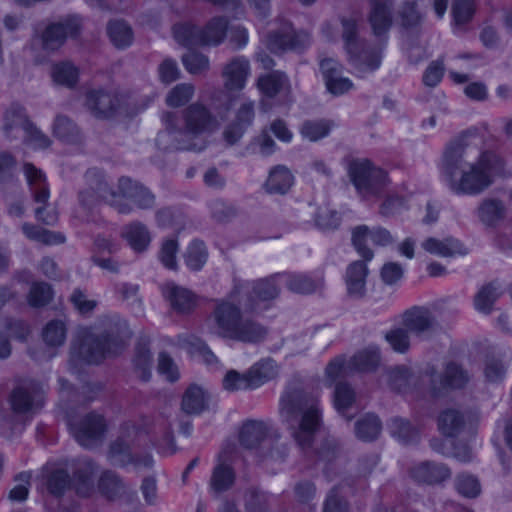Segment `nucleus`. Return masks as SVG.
Listing matches in <instances>:
<instances>
[{
	"mask_svg": "<svg viewBox=\"0 0 512 512\" xmlns=\"http://www.w3.org/2000/svg\"><path fill=\"white\" fill-rule=\"evenodd\" d=\"M469 158V149L460 143L450 144L444 152L441 174L455 194L478 195L504 174L503 161L494 152H483L473 161Z\"/></svg>",
	"mask_w": 512,
	"mask_h": 512,
	"instance_id": "nucleus-1",
	"label": "nucleus"
},
{
	"mask_svg": "<svg viewBox=\"0 0 512 512\" xmlns=\"http://www.w3.org/2000/svg\"><path fill=\"white\" fill-rule=\"evenodd\" d=\"M124 328L125 320L116 314L101 317L94 327L80 328L71 346L72 359L98 364L118 356L125 349Z\"/></svg>",
	"mask_w": 512,
	"mask_h": 512,
	"instance_id": "nucleus-2",
	"label": "nucleus"
},
{
	"mask_svg": "<svg viewBox=\"0 0 512 512\" xmlns=\"http://www.w3.org/2000/svg\"><path fill=\"white\" fill-rule=\"evenodd\" d=\"M172 113L163 116L166 129L157 136V143L169 149L202 151L208 143V136L219 123L209 110L200 103L190 105L184 112L185 126L177 128Z\"/></svg>",
	"mask_w": 512,
	"mask_h": 512,
	"instance_id": "nucleus-3",
	"label": "nucleus"
},
{
	"mask_svg": "<svg viewBox=\"0 0 512 512\" xmlns=\"http://www.w3.org/2000/svg\"><path fill=\"white\" fill-rule=\"evenodd\" d=\"M234 298L231 296L230 299L216 305L206 320L207 332L213 336L238 342L260 341L265 335L264 328L251 319L244 318L239 305L234 303Z\"/></svg>",
	"mask_w": 512,
	"mask_h": 512,
	"instance_id": "nucleus-4",
	"label": "nucleus"
},
{
	"mask_svg": "<svg viewBox=\"0 0 512 512\" xmlns=\"http://www.w3.org/2000/svg\"><path fill=\"white\" fill-rule=\"evenodd\" d=\"M280 414L297 444L303 449L309 447L322 420L318 401L301 393H285Z\"/></svg>",
	"mask_w": 512,
	"mask_h": 512,
	"instance_id": "nucleus-5",
	"label": "nucleus"
},
{
	"mask_svg": "<svg viewBox=\"0 0 512 512\" xmlns=\"http://www.w3.org/2000/svg\"><path fill=\"white\" fill-rule=\"evenodd\" d=\"M467 380L466 373L455 363L447 365L444 375L437 374L434 369H427L420 374L407 366H397L387 372L388 386L400 393H408L426 383L430 384L433 393H439L446 388H460Z\"/></svg>",
	"mask_w": 512,
	"mask_h": 512,
	"instance_id": "nucleus-6",
	"label": "nucleus"
},
{
	"mask_svg": "<svg viewBox=\"0 0 512 512\" xmlns=\"http://www.w3.org/2000/svg\"><path fill=\"white\" fill-rule=\"evenodd\" d=\"M342 38L349 63L360 75L373 72L381 65L384 43H367L358 38L357 20L354 17L341 19Z\"/></svg>",
	"mask_w": 512,
	"mask_h": 512,
	"instance_id": "nucleus-7",
	"label": "nucleus"
},
{
	"mask_svg": "<svg viewBox=\"0 0 512 512\" xmlns=\"http://www.w3.org/2000/svg\"><path fill=\"white\" fill-rule=\"evenodd\" d=\"M227 20L223 17L211 19L203 30H199L190 23H179L173 27V36L176 42L186 48L203 45L220 44L227 32Z\"/></svg>",
	"mask_w": 512,
	"mask_h": 512,
	"instance_id": "nucleus-8",
	"label": "nucleus"
},
{
	"mask_svg": "<svg viewBox=\"0 0 512 512\" xmlns=\"http://www.w3.org/2000/svg\"><path fill=\"white\" fill-rule=\"evenodd\" d=\"M320 280H314L312 276L301 273H282L268 279L259 280L253 287L255 297L259 300H270L275 298L279 292V286L286 285L287 288L296 293H311L320 286Z\"/></svg>",
	"mask_w": 512,
	"mask_h": 512,
	"instance_id": "nucleus-9",
	"label": "nucleus"
},
{
	"mask_svg": "<svg viewBox=\"0 0 512 512\" xmlns=\"http://www.w3.org/2000/svg\"><path fill=\"white\" fill-rule=\"evenodd\" d=\"M266 47L274 52L286 51L300 52L311 44V34L307 30L293 28L292 24L284 19H278L269 32L264 36Z\"/></svg>",
	"mask_w": 512,
	"mask_h": 512,
	"instance_id": "nucleus-10",
	"label": "nucleus"
},
{
	"mask_svg": "<svg viewBox=\"0 0 512 512\" xmlns=\"http://www.w3.org/2000/svg\"><path fill=\"white\" fill-rule=\"evenodd\" d=\"M379 361L378 347L369 346L356 353L348 361L342 356L336 357L326 368V378L330 383H334L355 372L371 371L376 368Z\"/></svg>",
	"mask_w": 512,
	"mask_h": 512,
	"instance_id": "nucleus-11",
	"label": "nucleus"
},
{
	"mask_svg": "<svg viewBox=\"0 0 512 512\" xmlns=\"http://www.w3.org/2000/svg\"><path fill=\"white\" fill-rule=\"evenodd\" d=\"M349 177L363 197L379 194L387 183L386 173L374 167L367 159H355L348 166Z\"/></svg>",
	"mask_w": 512,
	"mask_h": 512,
	"instance_id": "nucleus-12",
	"label": "nucleus"
},
{
	"mask_svg": "<svg viewBox=\"0 0 512 512\" xmlns=\"http://www.w3.org/2000/svg\"><path fill=\"white\" fill-rule=\"evenodd\" d=\"M23 172L34 201L38 204H42V206L35 209L36 218L46 225H54L58 220L56 212L53 209L46 211L44 206L49 198V189L44 173L31 163H25L23 165Z\"/></svg>",
	"mask_w": 512,
	"mask_h": 512,
	"instance_id": "nucleus-13",
	"label": "nucleus"
},
{
	"mask_svg": "<svg viewBox=\"0 0 512 512\" xmlns=\"http://www.w3.org/2000/svg\"><path fill=\"white\" fill-rule=\"evenodd\" d=\"M9 403L16 414L34 413L43 405L42 385L31 379L21 381L12 390Z\"/></svg>",
	"mask_w": 512,
	"mask_h": 512,
	"instance_id": "nucleus-14",
	"label": "nucleus"
},
{
	"mask_svg": "<svg viewBox=\"0 0 512 512\" xmlns=\"http://www.w3.org/2000/svg\"><path fill=\"white\" fill-rule=\"evenodd\" d=\"M81 26L78 16H67L57 22L48 23L40 33L42 48L46 51L59 49L67 38H74L80 33Z\"/></svg>",
	"mask_w": 512,
	"mask_h": 512,
	"instance_id": "nucleus-15",
	"label": "nucleus"
},
{
	"mask_svg": "<svg viewBox=\"0 0 512 512\" xmlns=\"http://www.w3.org/2000/svg\"><path fill=\"white\" fill-rule=\"evenodd\" d=\"M326 90L334 96H342L355 89L353 81L344 75L343 65L334 58H323L319 63Z\"/></svg>",
	"mask_w": 512,
	"mask_h": 512,
	"instance_id": "nucleus-16",
	"label": "nucleus"
},
{
	"mask_svg": "<svg viewBox=\"0 0 512 512\" xmlns=\"http://www.w3.org/2000/svg\"><path fill=\"white\" fill-rule=\"evenodd\" d=\"M69 425L76 441L84 447L99 442L106 428L104 418L96 413H89L78 422L70 421Z\"/></svg>",
	"mask_w": 512,
	"mask_h": 512,
	"instance_id": "nucleus-17",
	"label": "nucleus"
},
{
	"mask_svg": "<svg viewBox=\"0 0 512 512\" xmlns=\"http://www.w3.org/2000/svg\"><path fill=\"white\" fill-rule=\"evenodd\" d=\"M401 323L412 336L420 339L429 337L436 328L431 311L425 307H413L407 310L402 315Z\"/></svg>",
	"mask_w": 512,
	"mask_h": 512,
	"instance_id": "nucleus-18",
	"label": "nucleus"
},
{
	"mask_svg": "<svg viewBox=\"0 0 512 512\" xmlns=\"http://www.w3.org/2000/svg\"><path fill=\"white\" fill-rule=\"evenodd\" d=\"M86 187L79 191V204L86 211H91L101 201H104V192L107 190V183L102 175L96 169H90L85 173Z\"/></svg>",
	"mask_w": 512,
	"mask_h": 512,
	"instance_id": "nucleus-19",
	"label": "nucleus"
},
{
	"mask_svg": "<svg viewBox=\"0 0 512 512\" xmlns=\"http://www.w3.org/2000/svg\"><path fill=\"white\" fill-rule=\"evenodd\" d=\"M362 237H370L371 244L374 246H387L393 241L390 232L384 228H369L366 225L354 228L352 232V243L358 254L368 261L373 258V252L372 249L362 243Z\"/></svg>",
	"mask_w": 512,
	"mask_h": 512,
	"instance_id": "nucleus-20",
	"label": "nucleus"
},
{
	"mask_svg": "<svg viewBox=\"0 0 512 512\" xmlns=\"http://www.w3.org/2000/svg\"><path fill=\"white\" fill-rule=\"evenodd\" d=\"M86 106L97 118L108 119L114 116L119 107L116 95L103 90H92L86 94Z\"/></svg>",
	"mask_w": 512,
	"mask_h": 512,
	"instance_id": "nucleus-21",
	"label": "nucleus"
},
{
	"mask_svg": "<svg viewBox=\"0 0 512 512\" xmlns=\"http://www.w3.org/2000/svg\"><path fill=\"white\" fill-rule=\"evenodd\" d=\"M410 476L418 483L436 485L449 479L451 471L442 463L424 461L411 468Z\"/></svg>",
	"mask_w": 512,
	"mask_h": 512,
	"instance_id": "nucleus-22",
	"label": "nucleus"
},
{
	"mask_svg": "<svg viewBox=\"0 0 512 512\" xmlns=\"http://www.w3.org/2000/svg\"><path fill=\"white\" fill-rule=\"evenodd\" d=\"M256 86L260 94L266 98H273L279 94L289 98L291 94L290 80L281 71H274L259 76Z\"/></svg>",
	"mask_w": 512,
	"mask_h": 512,
	"instance_id": "nucleus-23",
	"label": "nucleus"
},
{
	"mask_svg": "<svg viewBox=\"0 0 512 512\" xmlns=\"http://www.w3.org/2000/svg\"><path fill=\"white\" fill-rule=\"evenodd\" d=\"M511 367L512 352L510 351L487 356L483 364L485 380L494 384L501 383L506 379L507 373Z\"/></svg>",
	"mask_w": 512,
	"mask_h": 512,
	"instance_id": "nucleus-24",
	"label": "nucleus"
},
{
	"mask_svg": "<svg viewBox=\"0 0 512 512\" xmlns=\"http://www.w3.org/2000/svg\"><path fill=\"white\" fill-rule=\"evenodd\" d=\"M421 247L426 252L443 258L463 256L468 253L463 244L452 237L444 239L429 237L422 242Z\"/></svg>",
	"mask_w": 512,
	"mask_h": 512,
	"instance_id": "nucleus-25",
	"label": "nucleus"
},
{
	"mask_svg": "<svg viewBox=\"0 0 512 512\" xmlns=\"http://www.w3.org/2000/svg\"><path fill=\"white\" fill-rule=\"evenodd\" d=\"M254 119V103L245 100L240 105L235 121L224 131V138L229 144L236 143L252 124Z\"/></svg>",
	"mask_w": 512,
	"mask_h": 512,
	"instance_id": "nucleus-26",
	"label": "nucleus"
},
{
	"mask_svg": "<svg viewBox=\"0 0 512 512\" xmlns=\"http://www.w3.org/2000/svg\"><path fill=\"white\" fill-rule=\"evenodd\" d=\"M250 74V66L247 59L237 57L229 62L223 71L225 88L228 91H239L245 87Z\"/></svg>",
	"mask_w": 512,
	"mask_h": 512,
	"instance_id": "nucleus-27",
	"label": "nucleus"
},
{
	"mask_svg": "<svg viewBox=\"0 0 512 512\" xmlns=\"http://www.w3.org/2000/svg\"><path fill=\"white\" fill-rule=\"evenodd\" d=\"M162 292L172 308L178 312H189L196 305L195 295L188 289L180 287L175 283H166L162 288Z\"/></svg>",
	"mask_w": 512,
	"mask_h": 512,
	"instance_id": "nucleus-28",
	"label": "nucleus"
},
{
	"mask_svg": "<svg viewBox=\"0 0 512 512\" xmlns=\"http://www.w3.org/2000/svg\"><path fill=\"white\" fill-rule=\"evenodd\" d=\"M469 423L468 418L453 408L443 410L437 421L439 431L447 438L459 435Z\"/></svg>",
	"mask_w": 512,
	"mask_h": 512,
	"instance_id": "nucleus-29",
	"label": "nucleus"
},
{
	"mask_svg": "<svg viewBox=\"0 0 512 512\" xmlns=\"http://www.w3.org/2000/svg\"><path fill=\"white\" fill-rule=\"evenodd\" d=\"M210 395L201 386L191 385L183 395L182 410L191 415L200 414L209 404Z\"/></svg>",
	"mask_w": 512,
	"mask_h": 512,
	"instance_id": "nucleus-30",
	"label": "nucleus"
},
{
	"mask_svg": "<svg viewBox=\"0 0 512 512\" xmlns=\"http://www.w3.org/2000/svg\"><path fill=\"white\" fill-rule=\"evenodd\" d=\"M98 471L95 463L90 459L77 460L74 468V478L78 483L77 492L83 496L89 494L93 488L94 478Z\"/></svg>",
	"mask_w": 512,
	"mask_h": 512,
	"instance_id": "nucleus-31",
	"label": "nucleus"
},
{
	"mask_svg": "<svg viewBox=\"0 0 512 512\" xmlns=\"http://www.w3.org/2000/svg\"><path fill=\"white\" fill-rule=\"evenodd\" d=\"M369 21L376 36H381L387 32L391 24L390 3L388 0H373Z\"/></svg>",
	"mask_w": 512,
	"mask_h": 512,
	"instance_id": "nucleus-32",
	"label": "nucleus"
},
{
	"mask_svg": "<svg viewBox=\"0 0 512 512\" xmlns=\"http://www.w3.org/2000/svg\"><path fill=\"white\" fill-rule=\"evenodd\" d=\"M249 373L254 389H257L278 376L279 366L273 359L264 358L252 365Z\"/></svg>",
	"mask_w": 512,
	"mask_h": 512,
	"instance_id": "nucleus-33",
	"label": "nucleus"
},
{
	"mask_svg": "<svg viewBox=\"0 0 512 512\" xmlns=\"http://www.w3.org/2000/svg\"><path fill=\"white\" fill-rule=\"evenodd\" d=\"M4 121V131L8 138H17L19 133L24 135L31 125L24 109L21 107H12L7 110Z\"/></svg>",
	"mask_w": 512,
	"mask_h": 512,
	"instance_id": "nucleus-34",
	"label": "nucleus"
},
{
	"mask_svg": "<svg viewBox=\"0 0 512 512\" xmlns=\"http://www.w3.org/2000/svg\"><path fill=\"white\" fill-rule=\"evenodd\" d=\"M128 178L121 176L117 183L111 187L107 186L104 192V202L116 209L119 213L127 212L128 203Z\"/></svg>",
	"mask_w": 512,
	"mask_h": 512,
	"instance_id": "nucleus-35",
	"label": "nucleus"
},
{
	"mask_svg": "<svg viewBox=\"0 0 512 512\" xmlns=\"http://www.w3.org/2000/svg\"><path fill=\"white\" fill-rule=\"evenodd\" d=\"M367 273L366 265L361 261L354 262L348 267L346 286L351 296L360 297L364 294Z\"/></svg>",
	"mask_w": 512,
	"mask_h": 512,
	"instance_id": "nucleus-36",
	"label": "nucleus"
},
{
	"mask_svg": "<svg viewBox=\"0 0 512 512\" xmlns=\"http://www.w3.org/2000/svg\"><path fill=\"white\" fill-rule=\"evenodd\" d=\"M294 176L285 166L273 168L266 181V189L270 193L284 194L293 186Z\"/></svg>",
	"mask_w": 512,
	"mask_h": 512,
	"instance_id": "nucleus-37",
	"label": "nucleus"
},
{
	"mask_svg": "<svg viewBox=\"0 0 512 512\" xmlns=\"http://www.w3.org/2000/svg\"><path fill=\"white\" fill-rule=\"evenodd\" d=\"M268 427L263 421L249 420L240 430V443L246 448L258 445L267 435Z\"/></svg>",
	"mask_w": 512,
	"mask_h": 512,
	"instance_id": "nucleus-38",
	"label": "nucleus"
},
{
	"mask_svg": "<svg viewBox=\"0 0 512 512\" xmlns=\"http://www.w3.org/2000/svg\"><path fill=\"white\" fill-rule=\"evenodd\" d=\"M419 205L415 195H409L407 199L399 196H388L380 207V213L384 216H402L408 210Z\"/></svg>",
	"mask_w": 512,
	"mask_h": 512,
	"instance_id": "nucleus-39",
	"label": "nucleus"
},
{
	"mask_svg": "<svg viewBox=\"0 0 512 512\" xmlns=\"http://www.w3.org/2000/svg\"><path fill=\"white\" fill-rule=\"evenodd\" d=\"M151 355L148 348V340L143 339L135 348V359L133 360V373L143 381L151 376Z\"/></svg>",
	"mask_w": 512,
	"mask_h": 512,
	"instance_id": "nucleus-40",
	"label": "nucleus"
},
{
	"mask_svg": "<svg viewBox=\"0 0 512 512\" xmlns=\"http://www.w3.org/2000/svg\"><path fill=\"white\" fill-rule=\"evenodd\" d=\"M53 133L60 140L76 143L81 139V132L72 119L65 115H57L53 124Z\"/></svg>",
	"mask_w": 512,
	"mask_h": 512,
	"instance_id": "nucleus-41",
	"label": "nucleus"
},
{
	"mask_svg": "<svg viewBox=\"0 0 512 512\" xmlns=\"http://www.w3.org/2000/svg\"><path fill=\"white\" fill-rule=\"evenodd\" d=\"M45 485L52 496L59 498L70 488L71 478L65 469L55 468L47 473Z\"/></svg>",
	"mask_w": 512,
	"mask_h": 512,
	"instance_id": "nucleus-42",
	"label": "nucleus"
},
{
	"mask_svg": "<svg viewBox=\"0 0 512 512\" xmlns=\"http://www.w3.org/2000/svg\"><path fill=\"white\" fill-rule=\"evenodd\" d=\"M477 213L482 223L487 226H493L503 219L505 207L499 200L486 199L480 204Z\"/></svg>",
	"mask_w": 512,
	"mask_h": 512,
	"instance_id": "nucleus-43",
	"label": "nucleus"
},
{
	"mask_svg": "<svg viewBox=\"0 0 512 512\" xmlns=\"http://www.w3.org/2000/svg\"><path fill=\"white\" fill-rule=\"evenodd\" d=\"M381 431V423L377 416L366 414L355 423V434L363 441H371L378 437Z\"/></svg>",
	"mask_w": 512,
	"mask_h": 512,
	"instance_id": "nucleus-44",
	"label": "nucleus"
},
{
	"mask_svg": "<svg viewBox=\"0 0 512 512\" xmlns=\"http://www.w3.org/2000/svg\"><path fill=\"white\" fill-rule=\"evenodd\" d=\"M66 335V323L59 319L49 321L42 331L43 340L50 347L62 346L65 343Z\"/></svg>",
	"mask_w": 512,
	"mask_h": 512,
	"instance_id": "nucleus-45",
	"label": "nucleus"
},
{
	"mask_svg": "<svg viewBox=\"0 0 512 512\" xmlns=\"http://www.w3.org/2000/svg\"><path fill=\"white\" fill-rule=\"evenodd\" d=\"M354 402V390L345 383H337L334 391V407L337 412L346 417L348 420H351L352 415H348L347 410L352 407Z\"/></svg>",
	"mask_w": 512,
	"mask_h": 512,
	"instance_id": "nucleus-46",
	"label": "nucleus"
},
{
	"mask_svg": "<svg viewBox=\"0 0 512 512\" xmlns=\"http://www.w3.org/2000/svg\"><path fill=\"white\" fill-rule=\"evenodd\" d=\"M234 478L235 475L231 466L228 463L221 461L220 458L213 471L211 479L212 488L217 492L224 491L233 484Z\"/></svg>",
	"mask_w": 512,
	"mask_h": 512,
	"instance_id": "nucleus-47",
	"label": "nucleus"
},
{
	"mask_svg": "<svg viewBox=\"0 0 512 512\" xmlns=\"http://www.w3.org/2000/svg\"><path fill=\"white\" fill-rule=\"evenodd\" d=\"M22 230L29 239L41 242L46 245L61 244L65 241V237L60 233L46 230L27 223L22 226Z\"/></svg>",
	"mask_w": 512,
	"mask_h": 512,
	"instance_id": "nucleus-48",
	"label": "nucleus"
},
{
	"mask_svg": "<svg viewBox=\"0 0 512 512\" xmlns=\"http://www.w3.org/2000/svg\"><path fill=\"white\" fill-rule=\"evenodd\" d=\"M108 459L115 466L124 467L128 462V436L125 432L112 440L109 445Z\"/></svg>",
	"mask_w": 512,
	"mask_h": 512,
	"instance_id": "nucleus-49",
	"label": "nucleus"
},
{
	"mask_svg": "<svg viewBox=\"0 0 512 512\" xmlns=\"http://www.w3.org/2000/svg\"><path fill=\"white\" fill-rule=\"evenodd\" d=\"M53 298L51 285L45 282H34L29 290L27 300L30 306L34 308L44 307L50 303Z\"/></svg>",
	"mask_w": 512,
	"mask_h": 512,
	"instance_id": "nucleus-50",
	"label": "nucleus"
},
{
	"mask_svg": "<svg viewBox=\"0 0 512 512\" xmlns=\"http://www.w3.org/2000/svg\"><path fill=\"white\" fill-rule=\"evenodd\" d=\"M207 250L203 242L192 241L184 255L185 263L191 270H200L207 261Z\"/></svg>",
	"mask_w": 512,
	"mask_h": 512,
	"instance_id": "nucleus-51",
	"label": "nucleus"
},
{
	"mask_svg": "<svg viewBox=\"0 0 512 512\" xmlns=\"http://www.w3.org/2000/svg\"><path fill=\"white\" fill-rule=\"evenodd\" d=\"M411 337L412 335L406 330L402 323L400 326L392 328L385 335V339L391 348L398 353L408 351L411 344Z\"/></svg>",
	"mask_w": 512,
	"mask_h": 512,
	"instance_id": "nucleus-52",
	"label": "nucleus"
},
{
	"mask_svg": "<svg viewBox=\"0 0 512 512\" xmlns=\"http://www.w3.org/2000/svg\"><path fill=\"white\" fill-rule=\"evenodd\" d=\"M389 430L393 437L403 443L414 442L418 438V431L402 418H394L389 423Z\"/></svg>",
	"mask_w": 512,
	"mask_h": 512,
	"instance_id": "nucleus-53",
	"label": "nucleus"
},
{
	"mask_svg": "<svg viewBox=\"0 0 512 512\" xmlns=\"http://www.w3.org/2000/svg\"><path fill=\"white\" fill-rule=\"evenodd\" d=\"M53 80L60 85L73 87L78 80V70L70 62H62L54 65L52 70Z\"/></svg>",
	"mask_w": 512,
	"mask_h": 512,
	"instance_id": "nucleus-54",
	"label": "nucleus"
},
{
	"mask_svg": "<svg viewBox=\"0 0 512 512\" xmlns=\"http://www.w3.org/2000/svg\"><path fill=\"white\" fill-rule=\"evenodd\" d=\"M195 93V87L189 83H181L173 87L166 96V104L177 108L188 103Z\"/></svg>",
	"mask_w": 512,
	"mask_h": 512,
	"instance_id": "nucleus-55",
	"label": "nucleus"
},
{
	"mask_svg": "<svg viewBox=\"0 0 512 512\" xmlns=\"http://www.w3.org/2000/svg\"><path fill=\"white\" fill-rule=\"evenodd\" d=\"M181 344L192 355H199L205 362L211 364L217 360L214 353L209 347L199 338L193 335H187L181 338Z\"/></svg>",
	"mask_w": 512,
	"mask_h": 512,
	"instance_id": "nucleus-56",
	"label": "nucleus"
},
{
	"mask_svg": "<svg viewBox=\"0 0 512 512\" xmlns=\"http://www.w3.org/2000/svg\"><path fill=\"white\" fill-rule=\"evenodd\" d=\"M223 387L225 390L232 392L254 389L249 370L243 374L236 370L228 371L223 378Z\"/></svg>",
	"mask_w": 512,
	"mask_h": 512,
	"instance_id": "nucleus-57",
	"label": "nucleus"
},
{
	"mask_svg": "<svg viewBox=\"0 0 512 512\" xmlns=\"http://www.w3.org/2000/svg\"><path fill=\"white\" fill-rule=\"evenodd\" d=\"M498 296V287L495 284L483 286L475 296V309L481 313H489Z\"/></svg>",
	"mask_w": 512,
	"mask_h": 512,
	"instance_id": "nucleus-58",
	"label": "nucleus"
},
{
	"mask_svg": "<svg viewBox=\"0 0 512 512\" xmlns=\"http://www.w3.org/2000/svg\"><path fill=\"white\" fill-rule=\"evenodd\" d=\"M331 126L325 120H313L303 123L300 133L303 138L309 141H317L326 137L330 132Z\"/></svg>",
	"mask_w": 512,
	"mask_h": 512,
	"instance_id": "nucleus-59",
	"label": "nucleus"
},
{
	"mask_svg": "<svg viewBox=\"0 0 512 512\" xmlns=\"http://www.w3.org/2000/svg\"><path fill=\"white\" fill-rule=\"evenodd\" d=\"M450 442L446 440L445 442L441 440H433L431 442V447L434 451L441 453L443 455L451 456L456 458L460 462H469L473 459V450L468 447H447L446 443Z\"/></svg>",
	"mask_w": 512,
	"mask_h": 512,
	"instance_id": "nucleus-60",
	"label": "nucleus"
},
{
	"mask_svg": "<svg viewBox=\"0 0 512 512\" xmlns=\"http://www.w3.org/2000/svg\"><path fill=\"white\" fill-rule=\"evenodd\" d=\"M107 33L116 48L124 49L128 45V25L125 20L110 21Z\"/></svg>",
	"mask_w": 512,
	"mask_h": 512,
	"instance_id": "nucleus-61",
	"label": "nucleus"
},
{
	"mask_svg": "<svg viewBox=\"0 0 512 512\" xmlns=\"http://www.w3.org/2000/svg\"><path fill=\"white\" fill-rule=\"evenodd\" d=\"M151 236L147 228L141 223L130 225V248L136 252L144 251L150 244Z\"/></svg>",
	"mask_w": 512,
	"mask_h": 512,
	"instance_id": "nucleus-62",
	"label": "nucleus"
},
{
	"mask_svg": "<svg viewBox=\"0 0 512 512\" xmlns=\"http://www.w3.org/2000/svg\"><path fill=\"white\" fill-rule=\"evenodd\" d=\"M154 203L153 195L139 183L130 182V208H149Z\"/></svg>",
	"mask_w": 512,
	"mask_h": 512,
	"instance_id": "nucleus-63",
	"label": "nucleus"
},
{
	"mask_svg": "<svg viewBox=\"0 0 512 512\" xmlns=\"http://www.w3.org/2000/svg\"><path fill=\"white\" fill-rule=\"evenodd\" d=\"M456 489L464 497L474 498L481 492L478 479L472 475L461 474L456 479Z\"/></svg>",
	"mask_w": 512,
	"mask_h": 512,
	"instance_id": "nucleus-64",
	"label": "nucleus"
}]
</instances>
